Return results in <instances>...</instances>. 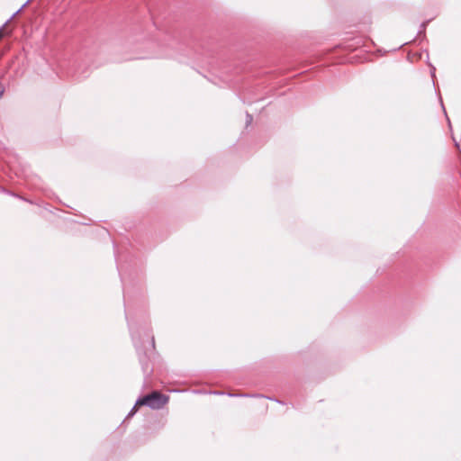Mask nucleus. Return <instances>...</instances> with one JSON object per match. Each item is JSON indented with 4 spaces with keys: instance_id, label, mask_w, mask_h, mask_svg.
Instances as JSON below:
<instances>
[{
    "instance_id": "1",
    "label": "nucleus",
    "mask_w": 461,
    "mask_h": 461,
    "mask_svg": "<svg viewBox=\"0 0 461 461\" xmlns=\"http://www.w3.org/2000/svg\"><path fill=\"white\" fill-rule=\"evenodd\" d=\"M168 401V397L155 391L137 400L136 405H147L154 410L164 407Z\"/></svg>"
},
{
    "instance_id": "2",
    "label": "nucleus",
    "mask_w": 461,
    "mask_h": 461,
    "mask_svg": "<svg viewBox=\"0 0 461 461\" xmlns=\"http://www.w3.org/2000/svg\"><path fill=\"white\" fill-rule=\"evenodd\" d=\"M252 122V116L249 113H247V124H250Z\"/></svg>"
},
{
    "instance_id": "3",
    "label": "nucleus",
    "mask_w": 461,
    "mask_h": 461,
    "mask_svg": "<svg viewBox=\"0 0 461 461\" xmlns=\"http://www.w3.org/2000/svg\"><path fill=\"white\" fill-rule=\"evenodd\" d=\"M136 405L132 408V410L129 412L128 417L132 416L135 413Z\"/></svg>"
},
{
    "instance_id": "4",
    "label": "nucleus",
    "mask_w": 461,
    "mask_h": 461,
    "mask_svg": "<svg viewBox=\"0 0 461 461\" xmlns=\"http://www.w3.org/2000/svg\"><path fill=\"white\" fill-rule=\"evenodd\" d=\"M4 91H5V89H4L3 86H2V84L0 83V98L2 97V95L4 94Z\"/></svg>"
}]
</instances>
